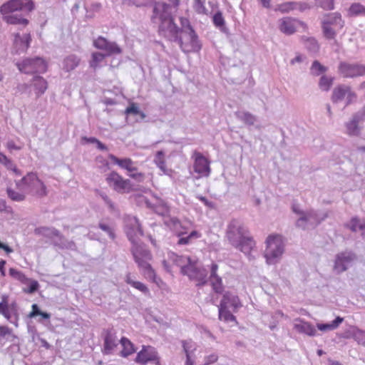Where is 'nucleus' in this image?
<instances>
[{"label": "nucleus", "instance_id": "obj_1", "mask_svg": "<svg viewBox=\"0 0 365 365\" xmlns=\"http://www.w3.org/2000/svg\"><path fill=\"white\" fill-rule=\"evenodd\" d=\"M225 237L232 247L246 255L249 259H254L251 252L255 247V242L248 228L241 221L233 219L229 222Z\"/></svg>", "mask_w": 365, "mask_h": 365}, {"label": "nucleus", "instance_id": "obj_2", "mask_svg": "<svg viewBox=\"0 0 365 365\" xmlns=\"http://www.w3.org/2000/svg\"><path fill=\"white\" fill-rule=\"evenodd\" d=\"M153 14L150 19L155 24H159V33L164 37H176V24L174 23L173 14L176 10L164 1L153 0L151 5Z\"/></svg>", "mask_w": 365, "mask_h": 365}, {"label": "nucleus", "instance_id": "obj_3", "mask_svg": "<svg viewBox=\"0 0 365 365\" xmlns=\"http://www.w3.org/2000/svg\"><path fill=\"white\" fill-rule=\"evenodd\" d=\"M34 9L31 0H10L1 6L0 12L7 23L26 25L29 21L25 16Z\"/></svg>", "mask_w": 365, "mask_h": 365}, {"label": "nucleus", "instance_id": "obj_4", "mask_svg": "<svg viewBox=\"0 0 365 365\" xmlns=\"http://www.w3.org/2000/svg\"><path fill=\"white\" fill-rule=\"evenodd\" d=\"M16 185L20 190L43 197L47 195V188L44 183L38 178L36 173L31 172L20 180L16 181Z\"/></svg>", "mask_w": 365, "mask_h": 365}, {"label": "nucleus", "instance_id": "obj_5", "mask_svg": "<svg viewBox=\"0 0 365 365\" xmlns=\"http://www.w3.org/2000/svg\"><path fill=\"white\" fill-rule=\"evenodd\" d=\"M176 37H165L171 41L177 42L185 53L197 52L201 49V43L192 29L185 30L180 33V29L176 26Z\"/></svg>", "mask_w": 365, "mask_h": 365}, {"label": "nucleus", "instance_id": "obj_6", "mask_svg": "<svg viewBox=\"0 0 365 365\" xmlns=\"http://www.w3.org/2000/svg\"><path fill=\"white\" fill-rule=\"evenodd\" d=\"M131 252L133 255L135 262L138 264L139 268L142 270L143 274L146 278L154 279L155 274L148 261L151 259L152 255L149 250H148L145 245L138 244L137 240L135 243H132Z\"/></svg>", "mask_w": 365, "mask_h": 365}, {"label": "nucleus", "instance_id": "obj_7", "mask_svg": "<svg viewBox=\"0 0 365 365\" xmlns=\"http://www.w3.org/2000/svg\"><path fill=\"white\" fill-rule=\"evenodd\" d=\"M264 257L267 263L274 264L278 262L284 252V245L279 236H269L267 239Z\"/></svg>", "mask_w": 365, "mask_h": 365}, {"label": "nucleus", "instance_id": "obj_8", "mask_svg": "<svg viewBox=\"0 0 365 365\" xmlns=\"http://www.w3.org/2000/svg\"><path fill=\"white\" fill-rule=\"evenodd\" d=\"M106 180L109 187L118 193H128L133 190L130 180L123 179L122 176L115 171L108 174Z\"/></svg>", "mask_w": 365, "mask_h": 365}, {"label": "nucleus", "instance_id": "obj_9", "mask_svg": "<svg viewBox=\"0 0 365 365\" xmlns=\"http://www.w3.org/2000/svg\"><path fill=\"white\" fill-rule=\"evenodd\" d=\"M16 65L21 72L25 73H44L47 69L46 62L40 57L27 58Z\"/></svg>", "mask_w": 365, "mask_h": 365}, {"label": "nucleus", "instance_id": "obj_10", "mask_svg": "<svg viewBox=\"0 0 365 365\" xmlns=\"http://www.w3.org/2000/svg\"><path fill=\"white\" fill-rule=\"evenodd\" d=\"M183 274L187 275L192 280L197 281V286L205 285L207 282V271L197 262L192 261Z\"/></svg>", "mask_w": 365, "mask_h": 365}, {"label": "nucleus", "instance_id": "obj_11", "mask_svg": "<svg viewBox=\"0 0 365 365\" xmlns=\"http://www.w3.org/2000/svg\"><path fill=\"white\" fill-rule=\"evenodd\" d=\"M356 258V255L352 251L345 250L339 252L336 255L334 269L338 274L344 272Z\"/></svg>", "mask_w": 365, "mask_h": 365}, {"label": "nucleus", "instance_id": "obj_12", "mask_svg": "<svg viewBox=\"0 0 365 365\" xmlns=\"http://www.w3.org/2000/svg\"><path fill=\"white\" fill-rule=\"evenodd\" d=\"M135 361L143 365L153 361L155 365H160L158 352L150 346H143L142 349L137 354Z\"/></svg>", "mask_w": 365, "mask_h": 365}, {"label": "nucleus", "instance_id": "obj_13", "mask_svg": "<svg viewBox=\"0 0 365 365\" xmlns=\"http://www.w3.org/2000/svg\"><path fill=\"white\" fill-rule=\"evenodd\" d=\"M125 232L132 243H135L138 236L143 235L138 220L133 216H128L125 217Z\"/></svg>", "mask_w": 365, "mask_h": 365}, {"label": "nucleus", "instance_id": "obj_14", "mask_svg": "<svg viewBox=\"0 0 365 365\" xmlns=\"http://www.w3.org/2000/svg\"><path fill=\"white\" fill-rule=\"evenodd\" d=\"M339 70L344 78H355L365 75V66L361 64L342 62L339 64Z\"/></svg>", "mask_w": 365, "mask_h": 365}, {"label": "nucleus", "instance_id": "obj_15", "mask_svg": "<svg viewBox=\"0 0 365 365\" xmlns=\"http://www.w3.org/2000/svg\"><path fill=\"white\" fill-rule=\"evenodd\" d=\"M93 46L98 49L105 51L106 56L120 54L122 53V49L115 42L109 41L103 36H99L95 39L93 41Z\"/></svg>", "mask_w": 365, "mask_h": 365}, {"label": "nucleus", "instance_id": "obj_16", "mask_svg": "<svg viewBox=\"0 0 365 365\" xmlns=\"http://www.w3.org/2000/svg\"><path fill=\"white\" fill-rule=\"evenodd\" d=\"M103 336L104 344L102 351L106 355L111 354L120 342V340L117 338L116 332L113 329H104Z\"/></svg>", "mask_w": 365, "mask_h": 365}, {"label": "nucleus", "instance_id": "obj_17", "mask_svg": "<svg viewBox=\"0 0 365 365\" xmlns=\"http://www.w3.org/2000/svg\"><path fill=\"white\" fill-rule=\"evenodd\" d=\"M194 170L201 176L207 177L210 173V161L200 153L195 151Z\"/></svg>", "mask_w": 365, "mask_h": 365}, {"label": "nucleus", "instance_id": "obj_18", "mask_svg": "<svg viewBox=\"0 0 365 365\" xmlns=\"http://www.w3.org/2000/svg\"><path fill=\"white\" fill-rule=\"evenodd\" d=\"M220 305L230 308L232 312H236L242 307L238 297L229 292H227L223 294Z\"/></svg>", "mask_w": 365, "mask_h": 365}, {"label": "nucleus", "instance_id": "obj_19", "mask_svg": "<svg viewBox=\"0 0 365 365\" xmlns=\"http://www.w3.org/2000/svg\"><path fill=\"white\" fill-rule=\"evenodd\" d=\"M317 220V215L314 210H309L302 212L299 219L296 222V226L302 230H305L308 224H314Z\"/></svg>", "mask_w": 365, "mask_h": 365}, {"label": "nucleus", "instance_id": "obj_20", "mask_svg": "<svg viewBox=\"0 0 365 365\" xmlns=\"http://www.w3.org/2000/svg\"><path fill=\"white\" fill-rule=\"evenodd\" d=\"M218 265L216 263H212L210 266V280L213 290L216 293H222L223 291V285L222 278L217 274Z\"/></svg>", "mask_w": 365, "mask_h": 365}, {"label": "nucleus", "instance_id": "obj_21", "mask_svg": "<svg viewBox=\"0 0 365 365\" xmlns=\"http://www.w3.org/2000/svg\"><path fill=\"white\" fill-rule=\"evenodd\" d=\"M31 36L29 34H24L23 35L16 34L14 35V44L16 53L26 51L29 46Z\"/></svg>", "mask_w": 365, "mask_h": 365}, {"label": "nucleus", "instance_id": "obj_22", "mask_svg": "<svg viewBox=\"0 0 365 365\" xmlns=\"http://www.w3.org/2000/svg\"><path fill=\"white\" fill-rule=\"evenodd\" d=\"M294 328L299 333L305 334L310 336H314L317 333L316 329L309 322H304L299 318L295 319Z\"/></svg>", "mask_w": 365, "mask_h": 365}, {"label": "nucleus", "instance_id": "obj_23", "mask_svg": "<svg viewBox=\"0 0 365 365\" xmlns=\"http://www.w3.org/2000/svg\"><path fill=\"white\" fill-rule=\"evenodd\" d=\"M280 21V31L287 35L293 34L296 31L297 24H303V23L289 17L284 18Z\"/></svg>", "mask_w": 365, "mask_h": 365}, {"label": "nucleus", "instance_id": "obj_24", "mask_svg": "<svg viewBox=\"0 0 365 365\" xmlns=\"http://www.w3.org/2000/svg\"><path fill=\"white\" fill-rule=\"evenodd\" d=\"M322 24L342 29L344 27V23L341 19L340 14L332 13L327 14L324 16L322 21Z\"/></svg>", "mask_w": 365, "mask_h": 365}, {"label": "nucleus", "instance_id": "obj_25", "mask_svg": "<svg viewBox=\"0 0 365 365\" xmlns=\"http://www.w3.org/2000/svg\"><path fill=\"white\" fill-rule=\"evenodd\" d=\"M34 232L36 235H42L51 240L54 239V237L58 238V240H62L63 239V235L54 227H40L35 229Z\"/></svg>", "mask_w": 365, "mask_h": 365}, {"label": "nucleus", "instance_id": "obj_26", "mask_svg": "<svg viewBox=\"0 0 365 365\" xmlns=\"http://www.w3.org/2000/svg\"><path fill=\"white\" fill-rule=\"evenodd\" d=\"M346 133L349 136L357 137L360 135L362 127L360 126L359 123L356 121L352 116L345 123Z\"/></svg>", "mask_w": 365, "mask_h": 365}, {"label": "nucleus", "instance_id": "obj_27", "mask_svg": "<svg viewBox=\"0 0 365 365\" xmlns=\"http://www.w3.org/2000/svg\"><path fill=\"white\" fill-rule=\"evenodd\" d=\"M109 158L113 163L117 164L118 166L127 170L128 172L132 173L137 170V168L133 166V160L130 158L120 159L112 154L109 155Z\"/></svg>", "mask_w": 365, "mask_h": 365}, {"label": "nucleus", "instance_id": "obj_28", "mask_svg": "<svg viewBox=\"0 0 365 365\" xmlns=\"http://www.w3.org/2000/svg\"><path fill=\"white\" fill-rule=\"evenodd\" d=\"M170 259L175 264L180 267V272L182 274L185 272V269H187L188 264H190L192 262V260L189 257L180 256L175 253H172Z\"/></svg>", "mask_w": 365, "mask_h": 365}, {"label": "nucleus", "instance_id": "obj_29", "mask_svg": "<svg viewBox=\"0 0 365 365\" xmlns=\"http://www.w3.org/2000/svg\"><path fill=\"white\" fill-rule=\"evenodd\" d=\"M119 341L123 346V349L120 351L121 356L128 357L136 351L133 344L126 337H122Z\"/></svg>", "mask_w": 365, "mask_h": 365}, {"label": "nucleus", "instance_id": "obj_30", "mask_svg": "<svg viewBox=\"0 0 365 365\" xmlns=\"http://www.w3.org/2000/svg\"><path fill=\"white\" fill-rule=\"evenodd\" d=\"M349 92V86H339L333 90L331 101L334 103H337L341 101Z\"/></svg>", "mask_w": 365, "mask_h": 365}, {"label": "nucleus", "instance_id": "obj_31", "mask_svg": "<svg viewBox=\"0 0 365 365\" xmlns=\"http://www.w3.org/2000/svg\"><path fill=\"white\" fill-rule=\"evenodd\" d=\"M235 115L237 118L247 125H253L257 121V117L248 111H237Z\"/></svg>", "mask_w": 365, "mask_h": 365}, {"label": "nucleus", "instance_id": "obj_32", "mask_svg": "<svg viewBox=\"0 0 365 365\" xmlns=\"http://www.w3.org/2000/svg\"><path fill=\"white\" fill-rule=\"evenodd\" d=\"M307 8V4L297 3L294 1H289L282 4L279 6V10L283 13L289 12L292 10L299 9L303 11Z\"/></svg>", "mask_w": 365, "mask_h": 365}, {"label": "nucleus", "instance_id": "obj_33", "mask_svg": "<svg viewBox=\"0 0 365 365\" xmlns=\"http://www.w3.org/2000/svg\"><path fill=\"white\" fill-rule=\"evenodd\" d=\"M344 318L341 317H336V319L331 323L327 324H317V327L319 330L322 331H327L334 330L339 327V326L343 322Z\"/></svg>", "mask_w": 365, "mask_h": 365}, {"label": "nucleus", "instance_id": "obj_34", "mask_svg": "<svg viewBox=\"0 0 365 365\" xmlns=\"http://www.w3.org/2000/svg\"><path fill=\"white\" fill-rule=\"evenodd\" d=\"M219 319L223 320L225 322H235V317L231 313L232 309L223 306H219Z\"/></svg>", "mask_w": 365, "mask_h": 365}, {"label": "nucleus", "instance_id": "obj_35", "mask_svg": "<svg viewBox=\"0 0 365 365\" xmlns=\"http://www.w3.org/2000/svg\"><path fill=\"white\" fill-rule=\"evenodd\" d=\"M302 41L305 48L311 53H317L319 49L317 41L313 37L302 36Z\"/></svg>", "mask_w": 365, "mask_h": 365}, {"label": "nucleus", "instance_id": "obj_36", "mask_svg": "<svg viewBox=\"0 0 365 365\" xmlns=\"http://www.w3.org/2000/svg\"><path fill=\"white\" fill-rule=\"evenodd\" d=\"M34 86L36 90V93L38 96L43 94L46 90L47 89V82L46 81L39 76H36L33 78Z\"/></svg>", "mask_w": 365, "mask_h": 365}, {"label": "nucleus", "instance_id": "obj_37", "mask_svg": "<svg viewBox=\"0 0 365 365\" xmlns=\"http://www.w3.org/2000/svg\"><path fill=\"white\" fill-rule=\"evenodd\" d=\"M80 59L74 56L70 55L67 56L63 61V69L67 72L75 69L79 64Z\"/></svg>", "mask_w": 365, "mask_h": 365}, {"label": "nucleus", "instance_id": "obj_38", "mask_svg": "<svg viewBox=\"0 0 365 365\" xmlns=\"http://www.w3.org/2000/svg\"><path fill=\"white\" fill-rule=\"evenodd\" d=\"M0 313L11 323L14 324L16 327H17L18 324L15 322V319L9 310V307L6 299H3V301L0 302Z\"/></svg>", "mask_w": 365, "mask_h": 365}, {"label": "nucleus", "instance_id": "obj_39", "mask_svg": "<svg viewBox=\"0 0 365 365\" xmlns=\"http://www.w3.org/2000/svg\"><path fill=\"white\" fill-rule=\"evenodd\" d=\"M0 163L3 164L8 170H12L16 175H21L20 170L16 167L13 162L2 153H0Z\"/></svg>", "mask_w": 365, "mask_h": 365}, {"label": "nucleus", "instance_id": "obj_40", "mask_svg": "<svg viewBox=\"0 0 365 365\" xmlns=\"http://www.w3.org/2000/svg\"><path fill=\"white\" fill-rule=\"evenodd\" d=\"M165 153L162 150H159L156 153L155 158H154V163L155 165L160 168V170L163 172V173H167V168L165 161Z\"/></svg>", "mask_w": 365, "mask_h": 365}, {"label": "nucleus", "instance_id": "obj_41", "mask_svg": "<svg viewBox=\"0 0 365 365\" xmlns=\"http://www.w3.org/2000/svg\"><path fill=\"white\" fill-rule=\"evenodd\" d=\"M184 235L185 233L178 234L179 239L177 242L178 245H187L192 239H196L200 237V235L197 231H192L187 236H184Z\"/></svg>", "mask_w": 365, "mask_h": 365}, {"label": "nucleus", "instance_id": "obj_42", "mask_svg": "<svg viewBox=\"0 0 365 365\" xmlns=\"http://www.w3.org/2000/svg\"><path fill=\"white\" fill-rule=\"evenodd\" d=\"M364 224H365V220L361 222L358 217L355 216L353 217L350 221L345 225V227L349 228L351 232H356L358 230H360V227Z\"/></svg>", "mask_w": 365, "mask_h": 365}, {"label": "nucleus", "instance_id": "obj_43", "mask_svg": "<svg viewBox=\"0 0 365 365\" xmlns=\"http://www.w3.org/2000/svg\"><path fill=\"white\" fill-rule=\"evenodd\" d=\"M98 227L105 232L110 239L114 240L115 237V235L114 232V227L113 226L108 222H106L103 220H101L98 223Z\"/></svg>", "mask_w": 365, "mask_h": 365}, {"label": "nucleus", "instance_id": "obj_44", "mask_svg": "<svg viewBox=\"0 0 365 365\" xmlns=\"http://www.w3.org/2000/svg\"><path fill=\"white\" fill-rule=\"evenodd\" d=\"M341 29L334 26L322 25L323 34L324 37L329 40L334 39L336 35V33Z\"/></svg>", "mask_w": 365, "mask_h": 365}, {"label": "nucleus", "instance_id": "obj_45", "mask_svg": "<svg viewBox=\"0 0 365 365\" xmlns=\"http://www.w3.org/2000/svg\"><path fill=\"white\" fill-rule=\"evenodd\" d=\"M327 68L322 65L318 61H314L310 68V73L313 76H319L325 73Z\"/></svg>", "mask_w": 365, "mask_h": 365}, {"label": "nucleus", "instance_id": "obj_46", "mask_svg": "<svg viewBox=\"0 0 365 365\" xmlns=\"http://www.w3.org/2000/svg\"><path fill=\"white\" fill-rule=\"evenodd\" d=\"M9 274L14 279L20 281L21 282L24 284L29 283L30 281V279L27 278L26 275L17 269L14 268H10L9 269Z\"/></svg>", "mask_w": 365, "mask_h": 365}, {"label": "nucleus", "instance_id": "obj_47", "mask_svg": "<svg viewBox=\"0 0 365 365\" xmlns=\"http://www.w3.org/2000/svg\"><path fill=\"white\" fill-rule=\"evenodd\" d=\"M126 282L130 284L132 287H135V289L140 290L143 293L145 294H149L148 288L142 282L134 281L131 279L130 277L127 278Z\"/></svg>", "mask_w": 365, "mask_h": 365}, {"label": "nucleus", "instance_id": "obj_48", "mask_svg": "<svg viewBox=\"0 0 365 365\" xmlns=\"http://www.w3.org/2000/svg\"><path fill=\"white\" fill-rule=\"evenodd\" d=\"M333 78L327 76H322L319 80V86L323 91H327L332 85Z\"/></svg>", "mask_w": 365, "mask_h": 365}, {"label": "nucleus", "instance_id": "obj_49", "mask_svg": "<svg viewBox=\"0 0 365 365\" xmlns=\"http://www.w3.org/2000/svg\"><path fill=\"white\" fill-rule=\"evenodd\" d=\"M125 4L134 5L137 7L151 6L153 0H124Z\"/></svg>", "mask_w": 365, "mask_h": 365}, {"label": "nucleus", "instance_id": "obj_50", "mask_svg": "<svg viewBox=\"0 0 365 365\" xmlns=\"http://www.w3.org/2000/svg\"><path fill=\"white\" fill-rule=\"evenodd\" d=\"M6 192L8 196L14 201L21 202L26 198L24 194L16 192L11 188H7Z\"/></svg>", "mask_w": 365, "mask_h": 365}, {"label": "nucleus", "instance_id": "obj_51", "mask_svg": "<svg viewBox=\"0 0 365 365\" xmlns=\"http://www.w3.org/2000/svg\"><path fill=\"white\" fill-rule=\"evenodd\" d=\"M351 15H364L365 16V8L360 4H353L349 8Z\"/></svg>", "mask_w": 365, "mask_h": 365}, {"label": "nucleus", "instance_id": "obj_52", "mask_svg": "<svg viewBox=\"0 0 365 365\" xmlns=\"http://www.w3.org/2000/svg\"><path fill=\"white\" fill-rule=\"evenodd\" d=\"M106 55L103 54L99 52H96L92 54V60L90 62V66L96 68L98 66V64L101 62Z\"/></svg>", "mask_w": 365, "mask_h": 365}, {"label": "nucleus", "instance_id": "obj_53", "mask_svg": "<svg viewBox=\"0 0 365 365\" xmlns=\"http://www.w3.org/2000/svg\"><path fill=\"white\" fill-rule=\"evenodd\" d=\"M99 196L104 201L105 204L108 206L110 212H115L117 210L114 202L105 192H99Z\"/></svg>", "mask_w": 365, "mask_h": 365}, {"label": "nucleus", "instance_id": "obj_54", "mask_svg": "<svg viewBox=\"0 0 365 365\" xmlns=\"http://www.w3.org/2000/svg\"><path fill=\"white\" fill-rule=\"evenodd\" d=\"M212 19L213 23L217 27L222 30L225 29V20L220 11H217L215 14Z\"/></svg>", "mask_w": 365, "mask_h": 365}, {"label": "nucleus", "instance_id": "obj_55", "mask_svg": "<svg viewBox=\"0 0 365 365\" xmlns=\"http://www.w3.org/2000/svg\"><path fill=\"white\" fill-rule=\"evenodd\" d=\"M205 1V0H195L194 8L198 14L207 15L209 14V11L204 5Z\"/></svg>", "mask_w": 365, "mask_h": 365}, {"label": "nucleus", "instance_id": "obj_56", "mask_svg": "<svg viewBox=\"0 0 365 365\" xmlns=\"http://www.w3.org/2000/svg\"><path fill=\"white\" fill-rule=\"evenodd\" d=\"M316 3L324 10L334 9V0H316Z\"/></svg>", "mask_w": 365, "mask_h": 365}, {"label": "nucleus", "instance_id": "obj_57", "mask_svg": "<svg viewBox=\"0 0 365 365\" xmlns=\"http://www.w3.org/2000/svg\"><path fill=\"white\" fill-rule=\"evenodd\" d=\"M183 351L185 354H191L195 350V347L193 346L191 341H182Z\"/></svg>", "mask_w": 365, "mask_h": 365}, {"label": "nucleus", "instance_id": "obj_58", "mask_svg": "<svg viewBox=\"0 0 365 365\" xmlns=\"http://www.w3.org/2000/svg\"><path fill=\"white\" fill-rule=\"evenodd\" d=\"M352 117L359 123L365 120V106L361 109L352 115Z\"/></svg>", "mask_w": 365, "mask_h": 365}, {"label": "nucleus", "instance_id": "obj_59", "mask_svg": "<svg viewBox=\"0 0 365 365\" xmlns=\"http://www.w3.org/2000/svg\"><path fill=\"white\" fill-rule=\"evenodd\" d=\"M352 117L359 123L365 120V106L361 109L352 115Z\"/></svg>", "mask_w": 365, "mask_h": 365}, {"label": "nucleus", "instance_id": "obj_60", "mask_svg": "<svg viewBox=\"0 0 365 365\" xmlns=\"http://www.w3.org/2000/svg\"><path fill=\"white\" fill-rule=\"evenodd\" d=\"M30 284L27 289H24V292L26 293L32 294L36 292L39 287V284L36 280H31L29 282Z\"/></svg>", "mask_w": 365, "mask_h": 365}, {"label": "nucleus", "instance_id": "obj_61", "mask_svg": "<svg viewBox=\"0 0 365 365\" xmlns=\"http://www.w3.org/2000/svg\"><path fill=\"white\" fill-rule=\"evenodd\" d=\"M354 340L357 341L358 344L365 346V331L361 329L356 331L354 335Z\"/></svg>", "mask_w": 365, "mask_h": 365}, {"label": "nucleus", "instance_id": "obj_62", "mask_svg": "<svg viewBox=\"0 0 365 365\" xmlns=\"http://www.w3.org/2000/svg\"><path fill=\"white\" fill-rule=\"evenodd\" d=\"M60 243L61 244L62 247H65L66 249H69L71 250H76L77 247L73 241H67L65 240L63 237L62 240H59Z\"/></svg>", "mask_w": 365, "mask_h": 365}, {"label": "nucleus", "instance_id": "obj_63", "mask_svg": "<svg viewBox=\"0 0 365 365\" xmlns=\"http://www.w3.org/2000/svg\"><path fill=\"white\" fill-rule=\"evenodd\" d=\"M345 97H346V106H349L356 101L357 96L354 92L351 91L349 87V92H347Z\"/></svg>", "mask_w": 365, "mask_h": 365}, {"label": "nucleus", "instance_id": "obj_64", "mask_svg": "<svg viewBox=\"0 0 365 365\" xmlns=\"http://www.w3.org/2000/svg\"><path fill=\"white\" fill-rule=\"evenodd\" d=\"M125 113L127 115H129V114L138 115L140 113L143 116L144 115L143 113H140L138 107L135 104H133V103L130 106H129L126 108Z\"/></svg>", "mask_w": 365, "mask_h": 365}]
</instances>
